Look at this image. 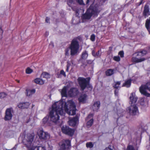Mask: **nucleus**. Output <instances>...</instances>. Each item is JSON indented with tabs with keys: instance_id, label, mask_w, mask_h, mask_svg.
Masks as SVG:
<instances>
[{
	"instance_id": "f257e3e1",
	"label": "nucleus",
	"mask_w": 150,
	"mask_h": 150,
	"mask_svg": "<svg viewBox=\"0 0 150 150\" xmlns=\"http://www.w3.org/2000/svg\"><path fill=\"white\" fill-rule=\"evenodd\" d=\"M64 110L69 115H75L76 109L74 102L71 100L68 101L67 103L59 101L55 102L53 104L48 117L50 121V124H57L59 120V115H63L64 113Z\"/></svg>"
},
{
	"instance_id": "f03ea898",
	"label": "nucleus",
	"mask_w": 150,
	"mask_h": 150,
	"mask_svg": "<svg viewBox=\"0 0 150 150\" xmlns=\"http://www.w3.org/2000/svg\"><path fill=\"white\" fill-rule=\"evenodd\" d=\"M34 139V136L31 134L27 135L25 140L23 143L27 147L28 150H46L44 146H32V143Z\"/></svg>"
},
{
	"instance_id": "7ed1b4c3",
	"label": "nucleus",
	"mask_w": 150,
	"mask_h": 150,
	"mask_svg": "<svg viewBox=\"0 0 150 150\" xmlns=\"http://www.w3.org/2000/svg\"><path fill=\"white\" fill-rule=\"evenodd\" d=\"M90 78H86L79 77L78 79V81L81 89L83 91L86 88H92L90 84Z\"/></svg>"
},
{
	"instance_id": "20e7f679",
	"label": "nucleus",
	"mask_w": 150,
	"mask_h": 150,
	"mask_svg": "<svg viewBox=\"0 0 150 150\" xmlns=\"http://www.w3.org/2000/svg\"><path fill=\"white\" fill-rule=\"evenodd\" d=\"M79 45L77 40L75 39H74L71 41L69 47L70 49V54L71 56H74L77 54Z\"/></svg>"
},
{
	"instance_id": "39448f33",
	"label": "nucleus",
	"mask_w": 150,
	"mask_h": 150,
	"mask_svg": "<svg viewBox=\"0 0 150 150\" xmlns=\"http://www.w3.org/2000/svg\"><path fill=\"white\" fill-rule=\"evenodd\" d=\"M60 150H68L71 147V141L69 139L62 140L59 143Z\"/></svg>"
},
{
	"instance_id": "423d86ee",
	"label": "nucleus",
	"mask_w": 150,
	"mask_h": 150,
	"mask_svg": "<svg viewBox=\"0 0 150 150\" xmlns=\"http://www.w3.org/2000/svg\"><path fill=\"white\" fill-rule=\"evenodd\" d=\"M146 90L150 91V82L147 83L146 85L142 86L139 88V91L142 94L148 97H150V94L146 92Z\"/></svg>"
},
{
	"instance_id": "0eeeda50",
	"label": "nucleus",
	"mask_w": 150,
	"mask_h": 150,
	"mask_svg": "<svg viewBox=\"0 0 150 150\" xmlns=\"http://www.w3.org/2000/svg\"><path fill=\"white\" fill-rule=\"evenodd\" d=\"M62 130L64 133L70 136L73 135L75 132L74 129L70 128L67 126H63L62 128Z\"/></svg>"
},
{
	"instance_id": "6e6552de",
	"label": "nucleus",
	"mask_w": 150,
	"mask_h": 150,
	"mask_svg": "<svg viewBox=\"0 0 150 150\" xmlns=\"http://www.w3.org/2000/svg\"><path fill=\"white\" fill-rule=\"evenodd\" d=\"M13 110L11 108L6 109L5 111V115L4 119L5 121L9 120L12 119Z\"/></svg>"
},
{
	"instance_id": "1a4fd4ad",
	"label": "nucleus",
	"mask_w": 150,
	"mask_h": 150,
	"mask_svg": "<svg viewBox=\"0 0 150 150\" xmlns=\"http://www.w3.org/2000/svg\"><path fill=\"white\" fill-rule=\"evenodd\" d=\"M128 109L129 112L132 115H135L139 113L138 108L135 104L131 105Z\"/></svg>"
},
{
	"instance_id": "9d476101",
	"label": "nucleus",
	"mask_w": 150,
	"mask_h": 150,
	"mask_svg": "<svg viewBox=\"0 0 150 150\" xmlns=\"http://www.w3.org/2000/svg\"><path fill=\"white\" fill-rule=\"evenodd\" d=\"M38 134L39 138L41 139L46 140L49 138V134L47 132H44L42 130H40Z\"/></svg>"
},
{
	"instance_id": "9b49d317",
	"label": "nucleus",
	"mask_w": 150,
	"mask_h": 150,
	"mask_svg": "<svg viewBox=\"0 0 150 150\" xmlns=\"http://www.w3.org/2000/svg\"><path fill=\"white\" fill-rule=\"evenodd\" d=\"M88 12L91 16H97L99 12L97 8L96 7H90L88 9Z\"/></svg>"
},
{
	"instance_id": "f8f14e48",
	"label": "nucleus",
	"mask_w": 150,
	"mask_h": 150,
	"mask_svg": "<svg viewBox=\"0 0 150 150\" xmlns=\"http://www.w3.org/2000/svg\"><path fill=\"white\" fill-rule=\"evenodd\" d=\"M79 93L78 90L76 88H71L68 92V94L70 97L75 96L78 95Z\"/></svg>"
},
{
	"instance_id": "ddd939ff",
	"label": "nucleus",
	"mask_w": 150,
	"mask_h": 150,
	"mask_svg": "<svg viewBox=\"0 0 150 150\" xmlns=\"http://www.w3.org/2000/svg\"><path fill=\"white\" fill-rule=\"evenodd\" d=\"M129 99L131 105H133L137 102V98L135 96V93H132L130 95V96L129 97Z\"/></svg>"
},
{
	"instance_id": "4468645a",
	"label": "nucleus",
	"mask_w": 150,
	"mask_h": 150,
	"mask_svg": "<svg viewBox=\"0 0 150 150\" xmlns=\"http://www.w3.org/2000/svg\"><path fill=\"white\" fill-rule=\"evenodd\" d=\"M78 120V119L77 117H75L70 119L69 122V124L70 126H74L76 125Z\"/></svg>"
},
{
	"instance_id": "2eb2a0df",
	"label": "nucleus",
	"mask_w": 150,
	"mask_h": 150,
	"mask_svg": "<svg viewBox=\"0 0 150 150\" xmlns=\"http://www.w3.org/2000/svg\"><path fill=\"white\" fill-rule=\"evenodd\" d=\"M29 105L28 102L20 103L18 105V106L19 108L23 109L28 108Z\"/></svg>"
},
{
	"instance_id": "dca6fc26",
	"label": "nucleus",
	"mask_w": 150,
	"mask_h": 150,
	"mask_svg": "<svg viewBox=\"0 0 150 150\" xmlns=\"http://www.w3.org/2000/svg\"><path fill=\"white\" fill-rule=\"evenodd\" d=\"M87 96L85 94H82L79 97L78 100L79 103H85L86 101Z\"/></svg>"
},
{
	"instance_id": "f3484780",
	"label": "nucleus",
	"mask_w": 150,
	"mask_h": 150,
	"mask_svg": "<svg viewBox=\"0 0 150 150\" xmlns=\"http://www.w3.org/2000/svg\"><path fill=\"white\" fill-rule=\"evenodd\" d=\"M100 106V102L99 101H97L94 103L93 106V108L94 111H97L99 108Z\"/></svg>"
},
{
	"instance_id": "a211bd4d",
	"label": "nucleus",
	"mask_w": 150,
	"mask_h": 150,
	"mask_svg": "<svg viewBox=\"0 0 150 150\" xmlns=\"http://www.w3.org/2000/svg\"><path fill=\"white\" fill-rule=\"evenodd\" d=\"M145 59L144 58L139 59L136 57H133L131 59L132 61L134 62L138 63L144 61Z\"/></svg>"
},
{
	"instance_id": "6ab92c4d",
	"label": "nucleus",
	"mask_w": 150,
	"mask_h": 150,
	"mask_svg": "<svg viewBox=\"0 0 150 150\" xmlns=\"http://www.w3.org/2000/svg\"><path fill=\"white\" fill-rule=\"evenodd\" d=\"M149 9L148 6L146 5L144 7V10L143 12V15L146 16L150 15Z\"/></svg>"
},
{
	"instance_id": "aec40b11",
	"label": "nucleus",
	"mask_w": 150,
	"mask_h": 150,
	"mask_svg": "<svg viewBox=\"0 0 150 150\" xmlns=\"http://www.w3.org/2000/svg\"><path fill=\"white\" fill-rule=\"evenodd\" d=\"M35 92V89L32 90L26 89V96H31L33 94H34Z\"/></svg>"
},
{
	"instance_id": "412c9836",
	"label": "nucleus",
	"mask_w": 150,
	"mask_h": 150,
	"mask_svg": "<svg viewBox=\"0 0 150 150\" xmlns=\"http://www.w3.org/2000/svg\"><path fill=\"white\" fill-rule=\"evenodd\" d=\"M91 16L89 12H88V10L86 13L83 15L82 18L84 19H89L91 18Z\"/></svg>"
},
{
	"instance_id": "4be33fe9",
	"label": "nucleus",
	"mask_w": 150,
	"mask_h": 150,
	"mask_svg": "<svg viewBox=\"0 0 150 150\" xmlns=\"http://www.w3.org/2000/svg\"><path fill=\"white\" fill-rule=\"evenodd\" d=\"M34 82L37 84L42 85L44 83V81L40 78H36L34 80Z\"/></svg>"
},
{
	"instance_id": "5701e85b",
	"label": "nucleus",
	"mask_w": 150,
	"mask_h": 150,
	"mask_svg": "<svg viewBox=\"0 0 150 150\" xmlns=\"http://www.w3.org/2000/svg\"><path fill=\"white\" fill-rule=\"evenodd\" d=\"M67 87H64L62 89L61 92V95L62 97H67Z\"/></svg>"
},
{
	"instance_id": "b1692460",
	"label": "nucleus",
	"mask_w": 150,
	"mask_h": 150,
	"mask_svg": "<svg viewBox=\"0 0 150 150\" xmlns=\"http://www.w3.org/2000/svg\"><path fill=\"white\" fill-rule=\"evenodd\" d=\"M146 27L150 34V17L149 19H147L145 23Z\"/></svg>"
},
{
	"instance_id": "393cba45",
	"label": "nucleus",
	"mask_w": 150,
	"mask_h": 150,
	"mask_svg": "<svg viewBox=\"0 0 150 150\" xmlns=\"http://www.w3.org/2000/svg\"><path fill=\"white\" fill-rule=\"evenodd\" d=\"M105 74L108 76H111L114 74V70L111 69H108L106 71Z\"/></svg>"
},
{
	"instance_id": "a878e982",
	"label": "nucleus",
	"mask_w": 150,
	"mask_h": 150,
	"mask_svg": "<svg viewBox=\"0 0 150 150\" xmlns=\"http://www.w3.org/2000/svg\"><path fill=\"white\" fill-rule=\"evenodd\" d=\"M114 84H112L113 87L115 89H118L119 87V86L121 84V81H118L116 82L114 81Z\"/></svg>"
},
{
	"instance_id": "bb28decb",
	"label": "nucleus",
	"mask_w": 150,
	"mask_h": 150,
	"mask_svg": "<svg viewBox=\"0 0 150 150\" xmlns=\"http://www.w3.org/2000/svg\"><path fill=\"white\" fill-rule=\"evenodd\" d=\"M131 80H128L126 81L125 83L123 84V86H126L127 88L130 86L131 84Z\"/></svg>"
},
{
	"instance_id": "cd10ccee",
	"label": "nucleus",
	"mask_w": 150,
	"mask_h": 150,
	"mask_svg": "<svg viewBox=\"0 0 150 150\" xmlns=\"http://www.w3.org/2000/svg\"><path fill=\"white\" fill-rule=\"evenodd\" d=\"M41 76L42 77L48 79L50 78V75L48 73L46 72H44L41 74Z\"/></svg>"
},
{
	"instance_id": "c85d7f7f",
	"label": "nucleus",
	"mask_w": 150,
	"mask_h": 150,
	"mask_svg": "<svg viewBox=\"0 0 150 150\" xmlns=\"http://www.w3.org/2000/svg\"><path fill=\"white\" fill-rule=\"evenodd\" d=\"M88 56L87 52L85 51L82 52L81 54V58L83 59H85L87 58Z\"/></svg>"
},
{
	"instance_id": "c756f323",
	"label": "nucleus",
	"mask_w": 150,
	"mask_h": 150,
	"mask_svg": "<svg viewBox=\"0 0 150 150\" xmlns=\"http://www.w3.org/2000/svg\"><path fill=\"white\" fill-rule=\"evenodd\" d=\"M92 55L94 57H98L99 56H100V51L98 50L96 52H95V51L94 50H93L92 51Z\"/></svg>"
},
{
	"instance_id": "7c9ffc66",
	"label": "nucleus",
	"mask_w": 150,
	"mask_h": 150,
	"mask_svg": "<svg viewBox=\"0 0 150 150\" xmlns=\"http://www.w3.org/2000/svg\"><path fill=\"white\" fill-rule=\"evenodd\" d=\"M93 119L92 118L91 119H90L87 122V126L88 127H90L93 124Z\"/></svg>"
},
{
	"instance_id": "2f4dec72",
	"label": "nucleus",
	"mask_w": 150,
	"mask_h": 150,
	"mask_svg": "<svg viewBox=\"0 0 150 150\" xmlns=\"http://www.w3.org/2000/svg\"><path fill=\"white\" fill-rule=\"evenodd\" d=\"M86 146L87 148H92L93 147V145L91 142H89L87 143L86 144Z\"/></svg>"
},
{
	"instance_id": "473e14b6",
	"label": "nucleus",
	"mask_w": 150,
	"mask_h": 150,
	"mask_svg": "<svg viewBox=\"0 0 150 150\" xmlns=\"http://www.w3.org/2000/svg\"><path fill=\"white\" fill-rule=\"evenodd\" d=\"M7 95V94L4 92L0 93V98L2 99L5 97Z\"/></svg>"
},
{
	"instance_id": "72a5a7b5",
	"label": "nucleus",
	"mask_w": 150,
	"mask_h": 150,
	"mask_svg": "<svg viewBox=\"0 0 150 150\" xmlns=\"http://www.w3.org/2000/svg\"><path fill=\"white\" fill-rule=\"evenodd\" d=\"M33 71V70L29 67L27 68L26 70V73L27 74H30Z\"/></svg>"
},
{
	"instance_id": "f704fd0d",
	"label": "nucleus",
	"mask_w": 150,
	"mask_h": 150,
	"mask_svg": "<svg viewBox=\"0 0 150 150\" xmlns=\"http://www.w3.org/2000/svg\"><path fill=\"white\" fill-rule=\"evenodd\" d=\"M133 55H135L136 57H142V53H141L140 52H137L133 54Z\"/></svg>"
},
{
	"instance_id": "c9c22d12",
	"label": "nucleus",
	"mask_w": 150,
	"mask_h": 150,
	"mask_svg": "<svg viewBox=\"0 0 150 150\" xmlns=\"http://www.w3.org/2000/svg\"><path fill=\"white\" fill-rule=\"evenodd\" d=\"M113 59L116 61L119 62L120 60V58L119 56H115L114 57Z\"/></svg>"
},
{
	"instance_id": "e433bc0d",
	"label": "nucleus",
	"mask_w": 150,
	"mask_h": 150,
	"mask_svg": "<svg viewBox=\"0 0 150 150\" xmlns=\"http://www.w3.org/2000/svg\"><path fill=\"white\" fill-rule=\"evenodd\" d=\"M95 36L94 34L91 35V36L90 39L92 41H94L95 40Z\"/></svg>"
},
{
	"instance_id": "4c0bfd02",
	"label": "nucleus",
	"mask_w": 150,
	"mask_h": 150,
	"mask_svg": "<svg viewBox=\"0 0 150 150\" xmlns=\"http://www.w3.org/2000/svg\"><path fill=\"white\" fill-rule=\"evenodd\" d=\"M139 52L141 53H142V56L145 55L147 52V51L146 50H143Z\"/></svg>"
},
{
	"instance_id": "58836bf2",
	"label": "nucleus",
	"mask_w": 150,
	"mask_h": 150,
	"mask_svg": "<svg viewBox=\"0 0 150 150\" xmlns=\"http://www.w3.org/2000/svg\"><path fill=\"white\" fill-rule=\"evenodd\" d=\"M118 54L120 55L121 57H124V53L123 51H121L119 52Z\"/></svg>"
},
{
	"instance_id": "ea45409f",
	"label": "nucleus",
	"mask_w": 150,
	"mask_h": 150,
	"mask_svg": "<svg viewBox=\"0 0 150 150\" xmlns=\"http://www.w3.org/2000/svg\"><path fill=\"white\" fill-rule=\"evenodd\" d=\"M3 33V30L2 29L1 27L0 26V40H1L2 38Z\"/></svg>"
},
{
	"instance_id": "a19ab883",
	"label": "nucleus",
	"mask_w": 150,
	"mask_h": 150,
	"mask_svg": "<svg viewBox=\"0 0 150 150\" xmlns=\"http://www.w3.org/2000/svg\"><path fill=\"white\" fill-rule=\"evenodd\" d=\"M73 0H68L67 2V4L69 6H70V4H72L73 2Z\"/></svg>"
},
{
	"instance_id": "79ce46f5",
	"label": "nucleus",
	"mask_w": 150,
	"mask_h": 150,
	"mask_svg": "<svg viewBox=\"0 0 150 150\" xmlns=\"http://www.w3.org/2000/svg\"><path fill=\"white\" fill-rule=\"evenodd\" d=\"M60 74H61V75H62L64 77H66V76L65 73V72L64 71V70H61L60 72Z\"/></svg>"
},
{
	"instance_id": "37998d69",
	"label": "nucleus",
	"mask_w": 150,
	"mask_h": 150,
	"mask_svg": "<svg viewBox=\"0 0 150 150\" xmlns=\"http://www.w3.org/2000/svg\"><path fill=\"white\" fill-rule=\"evenodd\" d=\"M43 122L45 124L46 123V122H48L47 117H44L43 119Z\"/></svg>"
},
{
	"instance_id": "c03bdc74",
	"label": "nucleus",
	"mask_w": 150,
	"mask_h": 150,
	"mask_svg": "<svg viewBox=\"0 0 150 150\" xmlns=\"http://www.w3.org/2000/svg\"><path fill=\"white\" fill-rule=\"evenodd\" d=\"M76 1L80 4H83V0H76Z\"/></svg>"
},
{
	"instance_id": "a18cd8bd",
	"label": "nucleus",
	"mask_w": 150,
	"mask_h": 150,
	"mask_svg": "<svg viewBox=\"0 0 150 150\" xmlns=\"http://www.w3.org/2000/svg\"><path fill=\"white\" fill-rule=\"evenodd\" d=\"M86 61L88 64H91L93 63V60H88Z\"/></svg>"
},
{
	"instance_id": "49530a36",
	"label": "nucleus",
	"mask_w": 150,
	"mask_h": 150,
	"mask_svg": "<svg viewBox=\"0 0 150 150\" xmlns=\"http://www.w3.org/2000/svg\"><path fill=\"white\" fill-rule=\"evenodd\" d=\"M50 18L47 17L45 19L46 22L47 23H50Z\"/></svg>"
},
{
	"instance_id": "de8ad7c7",
	"label": "nucleus",
	"mask_w": 150,
	"mask_h": 150,
	"mask_svg": "<svg viewBox=\"0 0 150 150\" xmlns=\"http://www.w3.org/2000/svg\"><path fill=\"white\" fill-rule=\"evenodd\" d=\"M69 50L67 49L65 50V54L66 55L68 56L69 54Z\"/></svg>"
},
{
	"instance_id": "09e8293b",
	"label": "nucleus",
	"mask_w": 150,
	"mask_h": 150,
	"mask_svg": "<svg viewBox=\"0 0 150 150\" xmlns=\"http://www.w3.org/2000/svg\"><path fill=\"white\" fill-rule=\"evenodd\" d=\"M118 92V89H116L114 91L115 94L116 96L117 95Z\"/></svg>"
},
{
	"instance_id": "8fccbe9b",
	"label": "nucleus",
	"mask_w": 150,
	"mask_h": 150,
	"mask_svg": "<svg viewBox=\"0 0 150 150\" xmlns=\"http://www.w3.org/2000/svg\"><path fill=\"white\" fill-rule=\"evenodd\" d=\"M93 115L92 114H90L88 115V118H90L91 117H92Z\"/></svg>"
},
{
	"instance_id": "3c124183",
	"label": "nucleus",
	"mask_w": 150,
	"mask_h": 150,
	"mask_svg": "<svg viewBox=\"0 0 150 150\" xmlns=\"http://www.w3.org/2000/svg\"><path fill=\"white\" fill-rule=\"evenodd\" d=\"M143 3V0H141V1L139 3H138V5L139 6L141 4Z\"/></svg>"
},
{
	"instance_id": "603ef678",
	"label": "nucleus",
	"mask_w": 150,
	"mask_h": 150,
	"mask_svg": "<svg viewBox=\"0 0 150 150\" xmlns=\"http://www.w3.org/2000/svg\"><path fill=\"white\" fill-rule=\"evenodd\" d=\"M70 66V64L68 62L67 65V67L69 68Z\"/></svg>"
},
{
	"instance_id": "864d4df0",
	"label": "nucleus",
	"mask_w": 150,
	"mask_h": 150,
	"mask_svg": "<svg viewBox=\"0 0 150 150\" xmlns=\"http://www.w3.org/2000/svg\"><path fill=\"white\" fill-rule=\"evenodd\" d=\"M91 0H87L86 1V4L88 5Z\"/></svg>"
},
{
	"instance_id": "5fc2aeb1",
	"label": "nucleus",
	"mask_w": 150,
	"mask_h": 150,
	"mask_svg": "<svg viewBox=\"0 0 150 150\" xmlns=\"http://www.w3.org/2000/svg\"><path fill=\"white\" fill-rule=\"evenodd\" d=\"M57 76H58V78L61 77V74H60V73L59 74H57Z\"/></svg>"
},
{
	"instance_id": "6e6d98bb",
	"label": "nucleus",
	"mask_w": 150,
	"mask_h": 150,
	"mask_svg": "<svg viewBox=\"0 0 150 150\" xmlns=\"http://www.w3.org/2000/svg\"><path fill=\"white\" fill-rule=\"evenodd\" d=\"M69 68L67 67V69H66V71H67V72H68L69 71Z\"/></svg>"
},
{
	"instance_id": "4d7b16f0",
	"label": "nucleus",
	"mask_w": 150,
	"mask_h": 150,
	"mask_svg": "<svg viewBox=\"0 0 150 150\" xmlns=\"http://www.w3.org/2000/svg\"><path fill=\"white\" fill-rule=\"evenodd\" d=\"M48 33H47V32L46 33V34H47V35L48 34Z\"/></svg>"
},
{
	"instance_id": "13d9d810",
	"label": "nucleus",
	"mask_w": 150,
	"mask_h": 150,
	"mask_svg": "<svg viewBox=\"0 0 150 150\" xmlns=\"http://www.w3.org/2000/svg\"><path fill=\"white\" fill-rule=\"evenodd\" d=\"M18 83H19V81H18Z\"/></svg>"
},
{
	"instance_id": "bf43d9fd",
	"label": "nucleus",
	"mask_w": 150,
	"mask_h": 150,
	"mask_svg": "<svg viewBox=\"0 0 150 150\" xmlns=\"http://www.w3.org/2000/svg\"><path fill=\"white\" fill-rule=\"evenodd\" d=\"M34 106V105H32V106H32V107H33V106Z\"/></svg>"
}]
</instances>
